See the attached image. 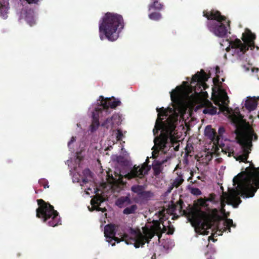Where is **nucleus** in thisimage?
<instances>
[{"instance_id":"393cba45","label":"nucleus","mask_w":259,"mask_h":259,"mask_svg":"<svg viewBox=\"0 0 259 259\" xmlns=\"http://www.w3.org/2000/svg\"><path fill=\"white\" fill-rule=\"evenodd\" d=\"M205 135L211 140H213L216 137L217 133L214 129L211 128V125H207L204 130Z\"/></svg>"},{"instance_id":"f257e3e1","label":"nucleus","mask_w":259,"mask_h":259,"mask_svg":"<svg viewBox=\"0 0 259 259\" xmlns=\"http://www.w3.org/2000/svg\"><path fill=\"white\" fill-rule=\"evenodd\" d=\"M156 111L158 112V117L153 130V134L156 135L161 130L163 133H161L159 137L154 139L155 146L152 148L154 157H156L155 154H157L160 150L164 153L166 152L168 148L167 145L169 144V140L170 141L171 144L174 142L175 139L173 133L176 127L174 119L172 117L169 116L164 121H162L163 118H161L162 116H167L168 112H172L171 108H157Z\"/></svg>"},{"instance_id":"a211bd4d","label":"nucleus","mask_w":259,"mask_h":259,"mask_svg":"<svg viewBox=\"0 0 259 259\" xmlns=\"http://www.w3.org/2000/svg\"><path fill=\"white\" fill-rule=\"evenodd\" d=\"M202 106L204 107L203 113L205 114L213 115L217 113V108L213 106L212 103L208 100L204 102Z\"/></svg>"},{"instance_id":"f3484780","label":"nucleus","mask_w":259,"mask_h":259,"mask_svg":"<svg viewBox=\"0 0 259 259\" xmlns=\"http://www.w3.org/2000/svg\"><path fill=\"white\" fill-rule=\"evenodd\" d=\"M104 234L107 238L113 239L117 242H119L120 240L115 237V226L114 225H107L104 228Z\"/></svg>"},{"instance_id":"c85d7f7f","label":"nucleus","mask_w":259,"mask_h":259,"mask_svg":"<svg viewBox=\"0 0 259 259\" xmlns=\"http://www.w3.org/2000/svg\"><path fill=\"white\" fill-rule=\"evenodd\" d=\"M149 19L154 21H158L162 18V15L159 12H154L149 14Z\"/></svg>"},{"instance_id":"7c9ffc66","label":"nucleus","mask_w":259,"mask_h":259,"mask_svg":"<svg viewBox=\"0 0 259 259\" xmlns=\"http://www.w3.org/2000/svg\"><path fill=\"white\" fill-rule=\"evenodd\" d=\"M103 201L104 199L103 197L101 196H98L96 199H92L91 201V204L93 206H94L95 205L99 206L101 204V203Z\"/></svg>"},{"instance_id":"a19ab883","label":"nucleus","mask_w":259,"mask_h":259,"mask_svg":"<svg viewBox=\"0 0 259 259\" xmlns=\"http://www.w3.org/2000/svg\"><path fill=\"white\" fill-rule=\"evenodd\" d=\"M95 209L97 210V211H101L102 212H104L105 211H106V209L105 208H101L100 207H99V206H97L95 208Z\"/></svg>"},{"instance_id":"ddd939ff","label":"nucleus","mask_w":259,"mask_h":259,"mask_svg":"<svg viewBox=\"0 0 259 259\" xmlns=\"http://www.w3.org/2000/svg\"><path fill=\"white\" fill-rule=\"evenodd\" d=\"M145 187L143 185H135L131 187L133 192L137 194L139 201L143 202L150 200L154 196L151 191H145Z\"/></svg>"},{"instance_id":"c9c22d12","label":"nucleus","mask_w":259,"mask_h":259,"mask_svg":"<svg viewBox=\"0 0 259 259\" xmlns=\"http://www.w3.org/2000/svg\"><path fill=\"white\" fill-rule=\"evenodd\" d=\"M123 137V135L122 134V131L118 129L116 133V139L117 141H121L122 139V137Z\"/></svg>"},{"instance_id":"603ef678","label":"nucleus","mask_w":259,"mask_h":259,"mask_svg":"<svg viewBox=\"0 0 259 259\" xmlns=\"http://www.w3.org/2000/svg\"><path fill=\"white\" fill-rule=\"evenodd\" d=\"M192 179V176H191V177H189V178L188 179V180L189 181V180H190V179Z\"/></svg>"},{"instance_id":"f03ea898","label":"nucleus","mask_w":259,"mask_h":259,"mask_svg":"<svg viewBox=\"0 0 259 259\" xmlns=\"http://www.w3.org/2000/svg\"><path fill=\"white\" fill-rule=\"evenodd\" d=\"M195 207L190 221L196 233L207 234V229L212 227H218V224L221 220L219 210L217 208L210 209L205 198L198 199Z\"/></svg>"},{"instance_id":"9d476101","label":"nucleus","mask_w":259,"mask_h":259,"mask_svg":"<svg viewBox=\"0 0 259 259\" xmlns=\"http://www.w3.org/2000/svg\"><path fill=\"white\" fill-rule=\"evenodd\" d=\"M242 189L239 188V190H236L235 189H231L229 190L228 192H223L222 195L221 197V212L224 214L226 217H227L229 215V212H227L226 214L225 209L224 208L225 206V203H227L229 205H232L233 207H238L239 204L242 202L239 196H242L244 198H246L245 196L242 195Z\"/></svg>"},{"instance_id":"2eb2a0df","label":"nucleus","mask_w":259,"mask_h":259,"mask_svg":"<svg viewBox=\"0 0 259 259\" xmlns=\"http://www.w3.org/2000/svg\"><path fill=\"white\" fill-rule=\"evenodd\" d=\"M148 169L146 168L145 165H143L141 167L134 166L133 168L126 175V177L128 179L135 178H142L145 174L148 172Z\"/></svg>"},{"instance_id":"f704fd0d","label":"nucleus","mask_w":259,"mask_h":259,"mask_svg":"<svg viewBox=\"0 0 259 259\" xmlns=\"http://www.w3.org/2000/svg\"><path fill=\"white\" fill-rule=\"evenodd\" d=\"M38 182L40 185L43 186L45 189L49 188V187L48 185V181L45 179L39 180Z\"/></svg>"},{"instance_id":"f8f14e48","label":"nucleus","mask_w":259,"mask_h":259,"mask_svg":"<svg viewBox=\"0 0 259 259\" xmlns=\"http://www.w3.org/2000/svg\"><path fill=\"white\" fill-rule=\"evenodd\" d=\"M98 105V110L103 111V112L106 115L110 113L109 111V108L115 109L117 106H119L121 104L120 101H116L111 100L110 98H104L103 96L100 97L99 102Z\"/></svg>"},{"instance_id":"c756f323","label":"nucleus","mask_w":259,"mask_h":259,"mask_svg":"<svg viewBox=\"0 0 259 259\" xmlns=\"http://www.w3.org/2000/svg\"><path fill=\"white\" fill-rule=\"evenodd\" d=\"M184 182L182 175H179L174 181L172 186L176 188L179 187Z\"/></svg>"},{"instance_id":"aec40b11","label":"nucleus","mask_w":259,"mask_h":259,"mask_svg":"<svg viewBox=\"0 0 259 259\" xmlns=\"http://www.w3.org/2000/svg\"><path fill=\"white\" fill-rule=\"evenodd\" d=\"M232 227L235 228L236 227V224L233 223V220L232 219H227L224 222V226L222 229H219V224H218V227H212L218 229L219 232V234L222 235V233L226 231L227 230H228L229 232H230L231 227Z\"/></svg>"},{"instance_id":"6ab92c4d","label":"nucleus","mask_w":259,"mask_h":259,"mask_svg":"<svg viewBox=\"0 0 259 259\" xmlns=\"http://www.w3.org/2000/svg\"><path fill=\"white\" fill-rule=\"evenodd\" d=\"M9 0H0V16L4 19L8 17Z\"/></svg>"},{"instance_id":"9b49d317","label":"nucleus","mask_w":259,"mask_h":259,"mask_svg":"<svg viewBox=\"0 0 259 259\" xmlns=\"http://www.w3.org/2000/svg\"><path fill=\"white\" fill-rule=\"evenodd\" d=\"M208 79V77L203 69H201L200 72H197L192 76L191 87L195 93H201L203 90L201 88L205 90L208 87L205 82Z\"/></svg>"},{"instance_id":"7ed1b4c3","label":"nucleus","mask_w":259,"mask_h":259,"mask_svg":"<svg viewBox=\"0 0 259 259\" xmlns=\"http://www.w3.org/2000/svg\"><path fill=\"white\" fill-rule=\"evenodd\" d=\"M249 163V166L233 180V185L237 184L238 188H241L242 195L246 197H253L259 189V167H255L252 162Z\"/></svg>"},{"instance_id":"1a4fd4ad","label":"nucleus","mask_w":259,"mask_h":259,"mask_svg":"<svg viewBox=\"0 0 259 259\" xmlns=\"http://www.w3.org/2000/svg\"><path fill=\"white\" fill-rule=\"evenodd\" d=\"M143 234L139 229H130L131 236L126 234L121 235V240L125 241L127 244H134L136 248L143 246L146 242L149 243L154 236L155 233L148 229L144 230Z\"/></svg>"},{"instance_id":"ea45409f","label":"nucleus","mask_w":259,"mask_h":259,"mask_svg":"<svg viewBox=\"0 0 259 259\" xmlns=\"http://www.w3.org/2000/svg\"><path fill=\"white\" fill-rule=\"evenodd\" d=\"M76 141V137H72L71 140L68 143V146L69 147L72 143H73L74 142Z\"/></svg>"},{"instance_id":"423d86ee","label":"nucleus","mask_w":259,"mask_h":259,"mask_svg":"<svg viewBox=\"0 0 259 259\" xmlns=\"http://www.w3.org/2000/svg\"><path fill=\"white\" fill-rule=\"evenodd\" d=\"M203 14L207 19V27L209 30L217 36L225 37L230 29V21L217 10L204 11Z\"/></svg>"},{"instance_id":"8fccbe9b","label":"nucleus","mask_w":259,"mask_h":259,"mask_svg":"<svg viewBox=\"0 0 259 259\" xmlns=\"http://www.w3.org/2000/svg\"><path fill=\"white\" fill-rule=\"evenodd\" d=\"M159 0H152L153 2H158L159 1Z\"/></svg>"},{"instance_id":"37998d69","label":"nucleus","mask_w":259,"mask_h":259,"mask_svg":"<svg viewBox=\"0 0 259 259\" xmlns=\"http://www.w3.org/2000/svg\"><path fill=\"white\" fill-rule=\"evenodd\" d=\"M220 72V68L219 66H217L215 67V73L218 75Z\"/></svg>"},{"instance_id":"dca6fc26","label":"nucleus","mask_w":259,"mask_h":259,"mask_svg":"<svg viewBox=\"0 0 259 259\" xmlns=\"http://www.w3.org/2000/svg\"><path fill=\"white\" fill-rule=\"evenodd\" d=\"M103 111L98 110V107H96L95 111L92 113V122L90 126V130L92 132H94L99 127L100 125L99 118L104 115Z\"/></svg>"},{"instance_id":"20e7f679","label":"nucleus","mask_w":259,"mask_h":259,"mask_svg":"<svg viewBox=\"0 0 259 259\" xmlns=\"http://www.w3.org/2000/svg\"><path fill=\"white\" fill-rule=\"evenodd\" d=\"M237 143L241 148V154L235 153L232 149L227 147L222 149V151L228 154L229 157L233 156L237 161L244 163L249 162L247 159L251 151L252 141L257 140V135L254 133L253 128L249 126L245 127L236 132Z\"/></svg>"},{"instance_id":"0eeeda50","label":"nucleus","mask_w":259,"mask_h":259,"mask_svg":"<svg viewBox=\"0 0 259 259\" xmlns=\"http://www.w3.org/2000/svg\"><path fill=\"white\" fill-rule=\"evenodd\" d=\"M38 207L36 210V217L41 219L49 226L55 227L61 224L58 212L49 203L40 199L37 200Z\"/></svg>"},{"instance_id":"a878e982","label":"nucleus","mask_w":259,"mask_h":259,"mask_svg":"<svg viewBox=\"0 0 259 259\" xmlns=\"http://www.w3.org/2000/svg\"><path fill=\"white\" fill-rule=\"evenodd\" d=\"M138 209V206L136 204H133L130 206H126L123 210V213L124 214H134L136 212Z\"/></svg>"},{"instance_id":"864d4df0","label":"nucleus","mask_w":259,"mask_h":259,"mask_svg":"<svg viewBox=\"0 0 259 259\" xmlns=\"http://www.w3.org/2000/svg\"><path fill=\"white\" fill-rule=\"evenodd\" d=\"M184 82V83H187V82H185V81H184V82Z\"/></svg>"},{"instance_id":"cd10ccee","label":"nucleus","mask_w":259,"mask_h":259,"mask_svg":"<svg viewBox=\"0 0 259 259\" xmlns=\"http://www.w3.org/2000/svg\"><path fill=\"white\" fill-rule=\"evenodd\" d=\"M183 204V202L182 200L179 201V203L177 204H172L171 206L169 207V211L173 212L175 211L177 209L181 210L182 209V205Z\"/></svg>"},{"instance_id":"e433bc0d","label":"nucleus","mask_w":259,"mask_h":259,"mask_svg":"<svg viewBox=\"0 0 259 259\" xmlns=\"http://www.w3.org/2000/svg\"><path fill=\"white\" fill-rule=\"evenodd\" d=\"M83 175L86 177H91L92 172L89 168H85L83 170Z\"/></svg>"},{"instance_id":"473e14b6","label":"nucleus","mask_w":259,"mask_h":259,"mask_svg":"<svg viewBox=\"0 0 259 259\" xmlns=\"http://www.w3.org/2000/svg\"><path fill=\"white\" fill-rule=\"evenodd\" d=\"M215 195L214 193H211L209 194V197L207 198L205 197L206 202H211L213 203H215Z\"/></svg>"},{"instance_id":"39448f33","label":"nucleus","mask_w":259,"mask_h":259,"mask_svg":"<svg viewBox=\"0 0 259 259\" xmlns=\"http://www.w3.org/2000/svg\"><path fill=\"white\" fill-rule=\"evenodd\" d=\"M124 27L122 16L116 13H106L99 24V30L100 38L103 39L102 34L105 35L110 41H115L119 37V33Z\"/></svg>"},{"instance_id":"412c9836","label":"nucleus","mask_w":259,"mask_h":259,"mask_svg":"<svg viewBox=\"0 0 259 259\" xmlns=\"http://www.w3.org/2000/svg\"><path fill=\"white\" fill-rule=\"evenodd\" d=\"M182 87L178 86L170 93L171 100L173 103L179 104L180 102V94L182 91Z\"/></svg>"},{"instance_id":"4c0bfd02","label":"nucleus","mask_w":259,"mask_h":259,"mask_svg":"<svg viewBox=\"0 0 259 259\" xmlns=\"http://www.w3.org/2000/svg\"><path fill=\"white\" fill-rule=\"evenodd\" d=\"M226 101L229 102L228 97L227 95H225L223 97L222 103L224 104L225 106H228V103H227Z\"/></svg>"},{"instance_id":"b1692460","label":"nucleus","mask_w":259,"mask_h":259,"mask_svg":"<svg viewBox=\"0 0 259 259\" xmlns=\"http://www.w3.org/2000/svg\"><path fill=\"white\" fill-rule=\"evenodd\" d=\"M257 105V101L253 98L247 100L245 103V106L246 108L249 111L255 110Z\"/></svg>"},{"instance_id":"09e8293b","label":"nucleus","mask_w":259,"mask_h":259,"mask_svg":"<svg viewBox=\"0 0 259 259\" xmlns=\"http://www.w3.org/2000/svg\"><path fill=\"white\" fill-rule=\"evenodd\" d=\"M229 50H230L229 47H228V48L226 49V51H227V52H228Z\"/></svg>"},{"instance_id":"bb28decb","label":"nucleus","mask_w":259,"mask_h":259,"mask_svg":"<svg viewBox=\"0 0 259 259\" xmlns=\"http://www.w3.org/2000/svg\"><path fill=\"white\" fill-rule=\"evenodd\" d=\"M163 5L159 1L152 2L151 4L149 5L148 9L149 11H150L152 9L155 10L157 11H160L163 9Z\"/></svg>"},{"instance_id":"79ce46f5","label":"nucleus","mask_w":259,"mask_h":259,"mask_svg":"<svg viewBox=\"0 0 259 259\" xmlns=\"http://www.w3.org/2000/svg\"><path fill=\"white\" fill-rule=\"evenodd\" d=\"M219 80V76L218 75H217V76L213 79V82L215 84L218 83Z\"/></svg>"},{"instance_id":"4468645a","label":"nucleus","mask_w":259,"mask_h":259,"mask_svg":"<svg viewBox=\"0 0 259 259\" xmlns=\"http://www.w3.org/2000/svg\"><path fill=\"white\" fill-rule=\"evenodd\" d=\"M121 117L119 114L115 113L110 118H107L102 123L101 126L107 130H113L121 122Z\"/></svg>"},{"instance_id":"49530a36","label":"nucleus","mask_w":259,"mask_h":259,"mask_svg":"<svg viewBox=\"0 0 259 259\" xmlns=\"http://www.w3.org/2000/svg\"><path fill=\"white\" fill-rule=\"evenodd\" d=\"M215 104L218 105H220L219 102H215Z\"/></svg>"},{"instance_id":"4be33fe9","label":"nucleus","mask_w":259,"mask_h":259,"mask_svg":"<svg viewBox=\"0 0 259 259\" xmlns=\"http://www.w3.org/2000/svg\"><path fill=\"white\" fill-rule=\"evenodd\" d=\"M129 195L119 197L116 202V204L120 208L126 207L132 203Z\"/></svg>"},{"instance_id":"2f4dec72","label":"nucleus","mask_w":259,"mask_h":259,"mask_svg":"<svg viewBox=\"0 0 259 259\" xmlns=\"http://www.w3.org/2000/svg\"><path fill=\"white\" fill-rule=\"evenodd\" d=\"M25 20L27 23L30 26H32L35 24V21L34 17L32 16H26Z\"/></svg>"},{"instance_id":"6e6552de","label":"nucleus","mask_w":259,"mask_h":259,"mask_svg":"<svg viewBox=\"0 0 259 259\" xmlns=\"http://www.w3.org/2000/svg\"><path fill=\"white\" fill-rule=\"evenodd\" d=\"M255 34L252 33L250 30L246 29L245 33L242 34V39L244 43H242L239 39L236 38L234 40L229 41V46L232 49H235L234 53L241 57L248 50L249 48L251 50L256 48L257 51L259 50V47L255 45Z\"/></svg>"},{"instance_id":"3c124183","label":"nucleus","mask_w":259,"mask_h":259,"mask_svg":"<svg viewBox=\"0 0 259 259\" xmlns=\"http://www.w3.org/2000/svg\"><path fill=\"white\" fill-rule=\"evenodd\" d=\"M177 148H178V149L179 148V146L176 147L175 148V150H178Z\"/></svg>"},{"instance_id":"58836bf2","label":"nucleus","mask_w":259,"mask_h":259,"mask_svg":"<svg viewBox=\"0 0 259 259\" xmlns=\"http://www.w3.org/2000/svg\"><path fill=\"white\" fill-rule=\"evenodd\" d=\"M225 130L223 127H220L219 128L218 133L220 136H222L223 135V134L225 133Z\"/></svg>"},{"instance_id":"c03bdc74","label":"nucleus","mask_w":259,"mask_h":259,"mask_svg":"<svg viewBox=\"0 0 259 259\" xmlns=\"http://www.w3.org/2000/svg\"><path fill=\"white\" fill-rule=\"evenodd\" d=\"M82 182L83 184H86L88 182V177H85L84 178L82 179Z\"/></svg>"},{"instance_id":"de8ad7c7","label":"nucleus","mask_w":259,"mask_h":259,"mask_svg":"<svg viewBox=\"0 0 259 259\" xmlns=\"http://www.w3.org/2000/svg\"><path fill=\"white\" fill-rule=\"evenodd\" d=\"M173 233V232H170V231L168 232V234H172Z\"/></svg>"},{"instance_id":"72a5a7b5","label":"nucleus","mask_w":259,"mask_h":259,"mask_svg":"<svg viewBox=\"0 0 259 259\" xmlns=\"http://www.w3.org/2000/svg\"><path fill=\"white\" fill-rule=\"evenodd\" d=\"M191 193L195 196H199L202 194L201 191L198 188H192L191 190Z\"/></svg>"},{"instance_id":"5701e85b","label":"nucleus","mask_w":259,"mask_h":259,"mask_svg":"<svg viewBox=\"0 0 259 259\" xmlns=\"http://www.w3.org/2000/svg\"><path fill=\"white\" fill-rule=\"evenodd\" d=\"M164 161H154L152 164V169L153 174L155 176H158L162 170V165L163 164Z\"/></svg>"},{"instance_id":"a18cd8bd","label":"nucleus","mask_w":259,"mask_h":259,"mask_svg":"<svg viewBox=\"0 0 259 259\" xmlns=\"http://www.w3.org/2000/svg\"><path fill=\"white\" fill-rule=\"evenodd\" d=\"M254 69H256V71H258V69L256 68H253V69H252V72H253V71H254Z\"/></svg>"}]
</instances>
